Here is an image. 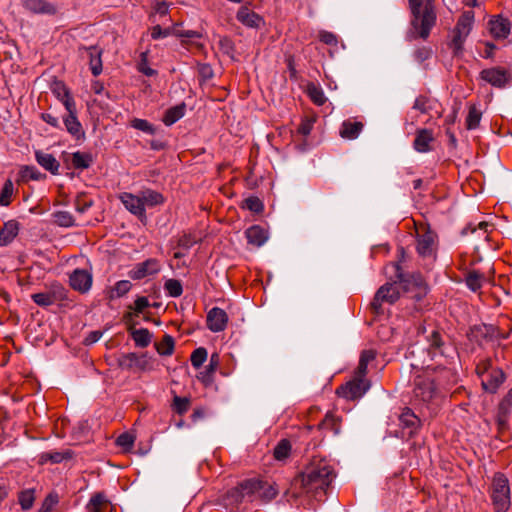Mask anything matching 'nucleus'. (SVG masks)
Masks as SVG:
<instances>
[{
  "label": "nucleus",
  "instance_id": "1",
  "mask_svg": "<svg viewBox=\"0 0 512 512\" xmlns=\"http://www.w3.org/2000/svg\"><path fill=\"white\" fill-rule=\"evenodd\" d=\"M335 477L333 467L325 459L313 458L305 469L294 478L292 487L294 495L314 493H326Z\"/></svg>",
  "mask_w": 512,
  "mask_h": 512
},
{
  "label": "nucleus",
  "instance_id": "2",
  "mask_svg": "<svg viewBox=\"0 0 512 512\" xmlns=\"http://www.w3.org/2000/svg\"><path fill=\"white\" fill-rule=\"evenodd\" d=\"M278 494L274 484L260 479H248L238 484L226 494V500L230 504H239L244 499L251 501L260 499L264 502L271 501Z\"/></svg>",
  "mask_w": 512,
  "mask_h": 512
},
{
  "label": "nucleus",
  "instance_id": "3",
  "mask_svg": "<svg viewBox=\"0 0 512 512\" xmlns=\"http://www.w3.org/2000/svg\"><path fill=\"white\" fill-rule=\"evenodd\" d=\"M442 385V380L436 378L427 370L422 375H418L414 380V397L417 402L425 406L430 414H436L442 400L444 393L441 388L437 386Z\"/></svg>",
  "mask_w": 512,
  "mask_h": 512
},
{
  "label": "nucleus",
  "instance_id": "4",
  "mask_svg": "<svg viewBox=\"0 0 512 512\" xmlns=\"http://www.w3.org/2000/svg\"><path fill=\"white\" fill-rule=\"evenodd\" d=\"M124 207L140 221L146 220V209L154 208L164 203V197L152 189H143L138 193L124 192L119 196Z\"/></svg>",
  "mask_w": 512,
  "mask_h": 512
},
{
  "label": "nucleus",
  "instance_id": "5",
  "mask_svg": "<svg viewBox=\"0 0 512 512\" xmlns=\"http://www.w3.org/2000/svg\"><path fill=\"white\" fill-rule=\"evenodd\" d=\"M434 0H409L414 20L412 25L420 38H428L432 27L436 23Z\"/></svg>",
  "mask_w": 512,
  "mask_h": 512
},
{
  "label": "nucleus",
  "instance_id": "6",
  "mask_svg": "<svg viewBox=\"0 0 512 512\" xmlns=\"http://www.w3.org/2000/svg\"><path fill=\"white\" fill-rule=\"evenodd\" d=\"M388 270H391L402 289L407 293H411L412 298L419 301L426 296L428 287L420 273L405 274L399 263L396 262L386 267L387 274L389 273Z\"/></svg>",
  "mask_w": 512,
  "mask_h": 512
},
{
  "label": "nucleus",
  "instance_id": "7",
  "mask_svg": "<svg viewBox=\"0 0 512 512\" xmlns=\"http://www.w3.org/2000/svg\"><path fill=\"white\" fill-rule=\"evenodd\" d=\"M417 252L423 259L433 262L436 259L437 234L427 225H420L416 229Z\"/></svg>",
  "mask_w": 512,
  "mask_h": 512
},
{
  "label": "nucleus",
  "instance_id": "8",
  "mask_svg": "<svg viewBox=\"0 0 512 512\" xmlns=\"http://www.w3.org/2000/svg\"><path fill=\"white\" fill-rule=\"evenodd\" d=\"M426 341V350L431 360L444 358L445 363H448V358L452 357L455 350L445 341L444 335L438 330H432L426 336Z\"/></svg>",
  "mask_w": 512,
  "mask_h": 512
},
{
  "label": "nucleus",
  "instance_id": "9",
  "mask_svg": "<svg viewBox=\"0 0 512 512\" xmlns=\"http://www.w3.org/2000/svg\"><path fill=\"white\" fill-rule=\"evenodd\" d=\"M491 498L496 512H505L510 505V488L508 479L503 474L495 475L492 488Z\"/></svg>",
  "mask_w": 512,
  "mask_h": 512
},
{
  "label": "nucleus",
  "instance_id": "10",
  "mask_svg": "<svg viewBox=\"0 0 512 512\" xmlns=\"http://www.w3.org/2000/svg\"><path fill=\"white\" fill-rule=\"evenodd\" d=\"M400 297L397 281L393 283L388 282L382 285L375 293L374 298L370 304L372 312L376 315L381 314L382 305L384 303L394 304Z\"/></svg>",
  "mask_w": 512,
  "mask_h": 512
},
{
  "label": "nucleus",
  "instance_id": "11",
  "mask_svg": "<svg viewBox=\"0 0 512 512\" xmlns=\"http://www.w3.org/2000/svg\"><path fill=\"white\" fill-rule=\"evenodd\" d=\"M479 80L497 89H504L511 82L512 76L508 69L502 66H494L483 69L479 73Z\"/></svg>",
  "mask_w": 512,
  "mask_h": 512
},
{
  "label": "nucleus",
  "instance_id": "12",
  "mask_svg": "<svg viewBox=\"0 0 512 512\" xmlns=\"http://www.w3.org/2000/svg\"><path fill=\"white\" fill-rule=\"evenodd\" d=\"M474 21V15L472 12H465L459 19L453 30V38L451 46L455 54H458L462 48L463 43L469 35L472 24Z\"/></svg>",
  "mask_w": 512,
  "mask_h": 512
},
{
  "label": "nucleus",
  "instance_id": "13",
  "mask_svg": "<svg viewBox=\"0 0 512 512\" xmlns=\"http://www.w3.org/2000/svg\"><path fill=\"white\" fill-rule=\"evenodd\" d=\"M370 388V383L365 377L358 376L355 373L354 380L340 386L337 394L348 400H355L362 397Z\"/></svg>",
  "mask_w": 512,
  "mask_h": 512
},
{
  "label": "nucleus",
  "instance_id": "14",
  "mask_svg": "<svg viewBox=\"0 0 512 512\" xmlns=\"http://www.w3.org/2000/svg\"><path fill=\"white\" fill-rule=\"evenodd\" d=\"M79 52L82 58L89 60L92 74L98 76L102 72V49L97 46L81 47Z\"/></svg>",
  "mask_w": 512,
  "mask_h": 512
},
{
  "label": "nucleus",
  "instance_id": "15",
  "mask_svg": "<svg viewBox=\"0 0 512 512\" xmlns=\"http://www.w3.org/2000/svg\"><path fill=\"white\" fill-rule=\"evenodd\" d=\"M159 270V262L155 259H148L142 263L137 264L133 269H131L129 272V276L132 279H142L147 276L158 273Z\"/></svg>",
  "mask_w": 512,
  "mask_h": 512
},
{
  "label": "nucleus",
  "instance_id": "16",
  "mask_svg": "<svg viewBox=\"0 0 512 512\" xmlns=\"http://www.w3.org/2000/svg\"><path fill=\"white\" fill-rule=\"evenodd\" d=\"M70 285L73 289L85 293L91 288L92 275L87 270L76 269L70 275Z\"/></svg>",
  "mask_w": 512,
  "mask_h": 512
},
{
  "label": "nucleus",
  "instance_id": "17",
  "mask_svg": "<svg viewBox=\"0 0 512 512\" xmlns=\"http://www.w3.org/2000/svg\"><path fill=\"white\" fill-rule=\"evenodd\" d=\"M403 429H408V435L413 436L421 426V419L408 407L404 408L399 416Z\"/></svg>",
  "mask_w": 512,
  "mask_h": 512
},
{
  "label": "nucleus",
  "instance_id": "18",
  "mask_svg": "<svg viewBox=\"0 0 512 512\" xmlns=\"http://www.w3.org/2000/svg\"><path fill=\"white\" fill-rule=\"evenodd\" d=\"M435 140L433 131L430 129H418L413 142V147L417 152L426 153L431 151V143Z\"/></svg>",
  "mask_w": 512,
  "mask_h": 512
},
{
  "label": "nucleus",
  "instance_id": "19",
  "mask_svg": "<svg viewBox=\"0 0 512 512\" xmlns=\"http://www.w3.org/2000/svg\"><path fill=\"white\" fill-rule=\"evenodd\" d=\"M237 20L250 28H258L264 23L263 18L252 11L248 6H241L236 15Z\"/></svg>",
  "mask_w": 512,
  "mask_h": 512
},
{
  "label": "nucleus",
  "instance_id": "20",
  "mask_svg": "<svg viewBox=\"0 0 512 512\" xmlns=\"http://www.w3.org/2000/svg\"><path fill=\"white\" fill-rule=\"evenodd\" d=\"M471 334L477 340L494 341L499 338V328L491 324L476 325L471 329Z\"/></svg>",
  "mask_w": 512,
  "mask_h": 512
},
{
  "label": "nucleus",
  "instance_id": "21",
  "mask_svg": "<svg viewBox=\"0 0 512 512\" xmlns=\"http://www.w3.org/2000/svg\"><path fill=\"white\" fill-rule=\"evenodd\" d=\"M505 380V373L501 369H493L485 379H482V386L485 391L495 393Z\"/></svg>",
  "mask_w": 512,
  "mask_h": 512
},
{
  "label": "nucleus",
  "instance_id": "22",
  "mask_svg": "<svg viewBox=\"0 0 512 512\" xmlns=\"http://www.w3.org/2000/svg\"><path fill=\"white\" fill-rule=\"evenodd\" d=\"M489 30L496 39H505L510 34V25L507 19L497 17L489 21Z\"/></svg>",
  "mask_w": 512,
  "mask_h": 512
},
{
  "label": "nucleus",
  "instance_id": "23",
  "mask_svg": "<svg viewBox=\"0 0 512 512\" xmlns=\"http://www.w3.org/2000/svg\"><path fill=\"white\" fill-rule=\"evenodd\" d=\"M249 244L256 247L262 246L268 239V232L259 225H253L245 231Z\"/></svg>",
  "mask_w": 512,
  "mask_h": 512
},
{
  "label": "nucleus",
  "instance_id": "24",
  "mask_svg": "<svg viewBox=\"0 0 512 512\" xmlns=\"http://www.w3.org/2000/svg\"><path fill=\"white\" fill-rule=\"evenodd\" d=\"M63 296V288L55 286L52 292H41L32 295L33 301L40 306L52 305L58 298Z\"/></svg>",
  "mask_w": 512,
  "mask_h": 512
},
{
  "label": "nucleus",
  "instance_id": "25",
  "mask_svg": "<svg viewBox=\"0 0 512 512\" xmlns=\"http://www.w3.org/2000/svg\"><path fill=\"white\" fill-rule=\"evenodd\" d=\"M433 376L436 378H440L442 380V385H437L441 388V391L444 393L448 390V387L457 382V374L449 368L443 367L439 371L433 369L430 371ZM438 384V381H436Z\"/></svg>",
  "mask_w": 512,
  "mask_h": 512
},
{
  "label": "nucleus",
  "instance_id": "26",
  "mask_svg": "<svg viewBox=\"0 0 512 512\" xmlns=\"http://www.w3.org/2000/svg\"><path fill=\"white\" fill-rule=\"evenodd\" d=\"M363 129V123L359 121L345 120L340 128L339 134L347 140L356 139Z\"/></svg>",
  "mask_w": 512,
  "mask_h": 512
},
{
  "label": "nucleus",
  "instance_id": "27",
  "mask_svg": "<svg viewBox=\"0 0 512 512\" xmlns=\"http://www.w3.org/2000/svg\"><path fill=\"white\" fill-rule=\"evenodd\" d=\"M207 326L213 332L224 329V311L218 307L212 308L207 314Z\"/></svg>",
  "mask_w": 512,
  "mask_h": 512
},
{
  "label": "nucleus",
  "instance_id": "28",
  "mask_svg": "<svg viewBox=\"0 0 512 512\" xmlns=\"http://www.w3.org/2000/svg\"><path fill=\"white\" fill-rule=\"evenodd\" d=\"M66 111L67 115L63 118V122L67 131L74 136H80L82 127L76 116V105L74 104L73 109Z\"/></svg>",
  "mask_w": 512,
  "mask_h": 512
},
{
  "label": "nucleus",
  "instance_id": "29",
  "mask_svg": "<svg viewBox=\"0 0 512 512\" xmlns=\"http://www.w3.org/2000/svg\"><path fill=\"white\" fill-rule=\"evenodd\" d=\"M35 157L39 165H41L44 169L48 170L52 174L58 173L60 165L53 155L42 151H37L35 153Z\"/></svg>",
  "mask_w": 512,
  "mask_h": 512
},
{
  "label": "nucleus",
  "instance_id": "30",
  "mask_svg": "<svg viewBox=\"0 0 512 512\" xmlns=\"http://www.w3.org/2000/svg\"><path fill=\"white\" fill-rule=\"evenodd\" d=\"M110 503L106 496L102 493H97L91 497L87 504L88 512H109Z\"/></svg>",
  "mask_w": 512,
  "mask_h": 512
},
{
  "label": "nucleus",
  "instance_id": "31",
  "mask_svg": "<svg viewBox=\"0 0 512 512\" xmlns=\"http://www.w3.org/2000/svg\"><path fill=\"white\" fill-rule=\"evenodd\" d=\"M71 458V453L69 450L64 451H50V452H43L38 457V462L40 464L45 463H61L62 461Z\"/></svg>",
  "mask_w": 512,
  "mask_h": 512
},
{
  "label": "nucleus",
  "instance_id": "32",
  "mask_svg": "<svg viewBox=\"0 0 512 512\" xmlns=\"http://www.w3.org/2000/svg\"><path fill=\"white\" fill-rule=\"evenodd\" d=\"M53 93L63 103L66 110L73 109L75 102L71 97L69 90L63 83L56 82L53 86Z\"/></svg>",
  "mask_w": 512,
  "mask_h": 512
},
{
  "label": "nucleus",
  "instance_id": "33",
  "mask_svg": "<svg viewBox=\"0 0 512 512\" xmlns=\"http://www.w3.org/2000/svg\"><path fill=\"white\" fill-rule=\"evenodd\" d=\"M220 365V355L213 353L210 357V362L204 372H201L198 378L206 385L210 384L213 380V375Z\"/></svg>",
  "mask_w": 512,
  "mask_h": 512
},
{
  "label": "nucleus",
  "instance_id": "34",
  "mask_svg": "<svg viewBox=\"0 0 512 512\" xmlns=\"http://www.w3.org/2000/svg\"><path fill=\"white\" fill-rule=\"evenodd\" d=\"M18 223L16 221H8L4 224L0 231V246L8 245L18 233Z\"/></svg>",
  "mask_w": 512,
  "mask_h": 512
},
{
  "label": "nucleus",
  "instance_id": "35",
  "mask_svg": "<svg viewBox=\"0 0 512 512\" xmlns=\"http://www.w3.org/2000/svg\"><path fill=\"white\" fill-rule=\"evenodd\" d=\"M376 358V351L373 349L363 350L360 354L359 364L356 370V374L361 377H365L367 374L368 364L374 361Z\"/></svg>",
  "mask_w": 512,
  "mask_h": 512
},
{
  "label": "nucleus",
  "instance_id": "36",
  "mask_svg": "<svg viewBox=\"0 0 512 512\" xmlns=\"http://www.w3.org/2000/svg\"><path fill=\"white\" fill-rule=\"evenodd\" d=\"M24 5L31 11L37 13H47L54 14L56 12V8L49 3H46L43 0H23Z\"/></svg>",
  "mask_w": 512,
  "mask_h": 512
},
{
  "label": "nucleus",
  "instance_id": "37",
  "mask_svg": "<svg viewBox=\"0 0 512 512\" xmlns=\"http://www.w3.org/2000/svg\"><path fill=\"white\" fill-rule=\"evenodd\" d=\"M292 445L288 439H281L273 450V456L277 461H286L291 454Z\"/></svg>",
  "mask_w": 512,
  "mask_h": 512
},
{
  "label": "nucleus",
  "instance_id": "38",
  "mask_svg": "<svg viewBox=\"0 0 512 512\" xmlns=\"http://www.w3.org/2000/svg\"><path fill=\"white\" fill-rule=\"evenodd\" d=\"M483 281L484 275L477 270L469 271L465 277L467 287L473 292H477L482 288Z\"/></svg>",
  "mask_w": 512,
  "mask_h": 512
},
{
  "label": "nucleus",
  "instance_id": "39",
  "mask_svg": "<svg viewBox=\"0 0 512 512\" xmlns=\"http://www.w3.org/2000/svg\"><path fill=\"white\" fill-rule=\"evenodd\" d=\"M185 114V104H180L168 109L163 118V122L170 126L181 119Z\"/></svg>",
  "mask_w": 512,
  "mask_h": 512
},
{
  "label": "nucleus",
  "instance_id": "40",
  "mask_svg": "<svg viewBox=\"0 0 512 512\" xmlns=\"http://www.w3.org/2000/svg\"><path fill=\"white\" fill-rule=\"evenodd\" d=\"M307 94L310 100L317 106H322L327 100L322 88L314 83H309L307 85Z\"/></svg>",
  "mask_w": 512,
  "mask_h": 512
},
{
  "label": "nucleus",
  "instance_id": "41",
  "mask_svg": "<svg viewBox=\"0 0 512 512\" xmlns=\"http://www.w3.org/2000/svg\"><path fill=\"white\" fill-rule=\"evenodd\" d=\"M319 427L321 429L331 430L335 435L340 432L339 419L331 413L326 414L325 418L320 422Z\"/></svg>",
  "mask_w": 512,
  "mask_h": 512
},
{
  "label": "nucleus",
  "instance_id": "42",
  "mask_svg": "<svg viewBox=\"0 0 512 512\" xmlns=\"http://www.w3.org/2000/svg\"><path fill=\"white\" fill-rule=\"evenodd\" d=\"M482 113L476 108L475 105L470 106L468 115L466 118V127L469 130L476 129L481 120Z\"/></svg>",
  "mask_w": 512,
  "mask_h": 512
},
{
  "label": "nucleus",
  "instance_id": "43",
  "mask_svg": "<svg viewBox=\"0 0 512 512\" xmlns=\"http://www.w3.org/2000/svg\"><path fill=\"white\" fill-rule=\"evenodd\" d=\"M433 108V100L426 96H418L413 104V109L420 113H428Z\"/></svg>",
  "mask_w": 512,
  "mask_h": 512
},
{
  "label": "nucleus",
  "instance_id": "44",
  "mask_svg": "<svg viewBox=\"0 0 512 512\" xmlns=\"http://www.w3.org/2000/svg\"><path fill=\"white\" fill-rule=\"evenodd\" d=\"M90 163V155L81 152H75L72 154V164L75 168L85 169L90 166Z\"/></svg>",
  "mask_w": 512,
  "mask_h": 512
},
{
  "label": "nucleus",
  "instance_id": "45",
  "mask_svg": "<svg viewBox=\"0 0 512 512\" xmlns=\"http://www.w3.org/2000/svg\"><path fill=\"white\" fill-rule=\"evenodd\" d=\"M134 442L135 436L130 432L121 434L116 440V444L124 451H130L133 448Z\"/></svg>",
  "mask_w": 512,
  "mask_h": 512
},
{
  "label": "nucleus",
  "instance_id": "46",
  "mask_svg": "<svg viewBox=\"0 0 512 512\" xmlns=\"http://www.w3.org/2000/svg\"><path fill=\"white\" fill-rule=\"evenodd\" d=\"M164 288L171 297H179L183 292L180 281L176 279H168L165 282Z\"/></svg>",
  "mask_w": 512,
  "mask_h": 512
},
{
  "label": "nucleus",
  "instance_id": "47",
  "mask_svg": "<svg viewBox=\"0 0 512 512\" xmlns=\"http://www.w3.org/2000/svg\"><path fill=\"white\" fill-rule=\"evenodd\" d=\"M174 350V340L171 336L165 335L162 341L157 345V351L161 355H171Z\"/></svg>",
  "mask_w": 512,
  "mask_h": 512
},
{
  "label": "nucleus",
  "instance_id": "48",
  "mask_svg": "<svg viewBox=\"0 0 512 512\" xmlns=\"http://www.w3.org/2000/svg\"><path fill=\"white\" fill-rule=\"evenodd\" d=\"M35 500L34 491L31 489L24 490L19 494V503L23 510H29Z\"/></svg>",
  "mask_w": 512,
  "mask_h": 512
},
{
  "label": "nucleus",
  "instance_id": "49",
  "mask_svg": "<svg viewBox=\"0 0 512 512\" xmlns=\"http://www.w3.org/2000/svg\"><path fill=\"white\" fill-rule=\"evenodd\" d=\"M131 126L149 135H154L156 132L155 128L144 119L134 118L131 120Z\"/></svg>",
  "mask_w": 512,
  "mask_h": 512
},
{
  "label": "nucleus",
  "instance_id": "50",
  "mask_svg": "<svg viewBox=\"0 0 512 512\" xmlns=\"http://www.w3.org/2000/svg\"><path fill=\"white\" fill-rule=\"evenodd\" d=\"M132 336L135 343L141 347L147 346L151 340V335L147 329L135 330Z\"/></svg>",
  "mask_w": 512,
  "mask_h": 512
},
{
  "label": "nucleus",
  "instance_id": "51",
  "mask_svg": "<svg viewBox=\"0 0 512 512\" xmlns=\"http://www.w3.org/2000/svg\"><path fill=\"white\" fill-rule=\"evenodd\" d=\"M207 359V351L200 347L193 351L191 355V364L194 368H200Z\"/></svg>",
  "mask_w": 512,
  "mask_h": 512
},
{
  "label": "nucleus",
  "instance_id": "52",
  "mask_svg": "<svg viewBox=\"0 0 512 512\" xmlns=\"http://www.w3.org/2000/svg\"><path fill=\"white\" fill-rule=\"evenodd\" d=\"M131 289V283L128 280L118 281L111 290V298L121 297Z\"/></svg>",
  "mask_w": 512,
  "mask_h": 512
},
{
  "label": "nucleus",
  "instance_id": "53",
  "mask_svg": "<svg viewBox=\"0 0 512 512\" xmlns=\"http://www.w3.org/2000/svg\"><path fill=\"white\" fill-rule=\"evenodd\" d=\"M13 194V183L10 180H7L2 188L0 194V204L3 206H7L10 204L11 197Z\"/></svg>",
  "mask_w": 512,
  "mask_h": 512
},
{
  "label": "nucleus",
  "instance_id": "54",
  "mask_svg": "<svg viewBox=\"0 0 512 512\" xmlns=\"http://www.w3.org/2000/svg\"><path fill=\"white\" fill-rule=\"evenodd\" d=\"M23 179L40 180L44 175L37 170L34 166H25L21 170Z\"/></svg>",
  "mask_w": 512,
  "mask_h": 512
},
{
  "label": "nucleus",
  "instance_id": "55",
  "mask_svg": "<svg viewBox=\"0 0 512 512\" xmlns=\"http://www.w3.org/2000/svg\"><path fill=\"white\" fill-rule=\"evenodd\" d=\"M245 207L255 213L263 210V203L258 197H249L245 200Z\"/></svg>",
  "mask_w": 512,
  "mask_h": 512
},
{
  "label": "nucleus",
  "instance_id": "56",
  "mask_svg": "<svg viewBox=\"0 0 512 512\" xmlns=\"http://www.w3.org/2000/svg\"><path fill=\"white\" fill-rule=\"evenodd\" d=\"M314 122L315 120L312 118H304L298 127V133L303 136L309 135L313 129Z\"/></svg>",
  "mask_w": 512,
  "mask_h": 512
},
{
  "label": "nucleus",
  "instance_id": "57",
  "mask_svg": "<svg viewBox=\"0 0 512 512\" xmlns=\"http://www.w3.org/2000/svg\"><path fill=\"white\" fill-rule=\"evenodd\" d=\"M189 404L190 402L187 398L178 396L174 397V408L180 414H183L188 410Z\"/></svg>",
  "mask_w": 512,
  "mask_h": 512
},
{
  "label": "nucleus",
  "instance_id": "58",
  "mask_svg": "<svg viewBox=\"0 0 512 512\" xmlns=\"http://www.w3.org/2000/svg\"><path fill=\"white\" fill-rule=\"evenodd\" d=\"M57 502L58 499L56 496L48 495L37 512H50L52 508L57 504Z\"/></svg>",
  "mask_w": 512,
  "mask_h": 512
},
{
  "label": "nucleus",
  "instance_id": "59",
  "mask_svg": "<svg viewBox=\"0 0 512 512\" xmlns=\"http://www.w3.org/2000/svg\"><path fill=\"white\" fill-rule=\"evenodd\" d=\"M431 49L430 48H427V47H420V48H417L415 51H414V57H415V60L418 61L419 63H422L424 62L425 60H427L428 58H430L431 56Z\"/></svg>",
  "mask_w": 512,
  "mask_h": 512
},
{
  "label": "nucleus",
  "instance_id": "60",
  "mask_svg": "<svg viewBox=\"0 0 512 512\" xmlns=\"http://www.w3.org/2000/svg\"><path fill=\"white\" fill-rule=\"evenodd\" d=\"M319 39L321 42L327 44V45H336L337 44V37L335 34L328 32V31H321L319 34Z\"/></svg>",
  "mask_w": 512,
  "mask_h": 512
},
{
  "label": "nucleus",
  "instance_id": "61",
  "mask_svg": "<svg viewBox=\"0 0 512 512\" xmlns=\"http://www.w3.org/2000/svg\"><path fill=\"white\" fill-rule=\"evenodd\" d=\"M511 406H512V401L508 397L505 396V398L501 401V403L499 405L500 415L503 417H507L508 414L510 413Z\"/></svg>",
  "mask_w": 512,
  "mask_h": 512
},
{
  "label": "nucleus",
  "instance_id": "62",
  "mask_svg": "<svg viewBox=\"0 0 512 512\" xmlns=\"http://www.w3.org/2000/svg\"><path fill=\"white\" fill-rule=\"evenodd\" d=\"M56 218H57V222L62 226L68 227V226H71L73 223L72 217L66 212H59L56 215Z\"/></svg>",
  "mask_w": 512,
  "mask_h": 512
},
{
  "label": "nucleus",
  "instance_id": "63",
  "mask_svg": "<svg viewBox=\"0 0 512 512\" xmlns=\"http://www.w3.org/2000/svg\"><path fill=\"white\" fill-rule=\"evenodd\" d=\"M169 33V29H162L159 25H157L152 28L151 36L153 39H159L168 36Z\"/></svg>",
  "mask_w": 512,
  "mask_h": 512
},
{
  "label": "nucleus",
  "instance_id": "64",
  "mask_svg": "<svg viewBox=\"0 0 512 512\" xmlns=\"http://www.w3.org/2000/svg\"><path fill=\"white\" fill-rule=\"evenodd\" d=\"M199 74L204 80H208L212 77L213 71L209 65L203 64L199 66Z\"/></svg>",
  "mask_w": 512,
  "mask_h": 512
}]
</instances>
